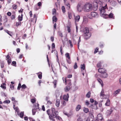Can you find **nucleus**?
Returning a JSON list of instances; mask_svg holds the SVG:
<instances>
[{"mask_svg":"<svg viewBox=\"0 0 121 121\" xmlns=\"http://www.w3.org/2000/svg\"><path fill=\"white\" fill-rule=\"evenodd\" d=\"M47 113L49 116V118L51 121H55V118L61 121L62 119L59 116H57L58 112L56 111L55 108H52L51 110L48 109L46 111Z\"/></svg>","mask_w":121,"mask_h":121,"instance_id":"1","label":"nucleus"},{"mask_svg":"<svg viewBox=\"0 0 121 121\" xmlns=\"http://www.w3.org/2000/svg\"><path fill=\"white\" fill-rule=\"evenodd\" d=\"M82 9L85 12H90L92 10V5L89 3H86L83 6Z\"/></svg>","mask_w":121,"mask_h":121,"instance_id":"2","label":"nucleus"},{"mask_svg":"<svg viewBox=\"0 0 121 121\" xmlns=\"http://www.w3.org/2000/svg\"><path fill=\"white\" fill-rule=\"evenodd\" d=\"M107 4H106L104 6L100 7L99 8L100 15L105 18L108 17V14L105 13L106 10L107 9Z\"/></svg>","mask_w":121,"mask_h":121,"instance_id":"3","label":"nucleus"},{"mask_svg":"<svg viewBox=\"0 0 121 121\" xmlns=\"http://www.w3.org/2000/svg\"><path fill=\"white\" fill-rule=\"evenodd\" d=\"M98 72L100 73V76L101 77L103 78H107L108 76V74L107 73V71L105 69L101 68H99L98 70Z\"/></svg>","mask_w":121,"mask_h":121,"instance_id":"4","label":"nucleus"},{"mask_svg":"<svg viewBox=\"0 0 121 121\" xmlns=\"http://www.w3.org/2000/svg\"><path fill=\"white\" fill-rule=\"evenodd\" d=\"M84 36L86 39H87L89 38L91 35V33L89 32L88 28L86 27L85 28L84 31Z\"/></svg>","mask_w":121,"mask_h":121,"instance_id":"5","label":"nucleus"},{"mask_svg":"<svg viewBox=\"0 0 121 121\" xmlns=\"http://www.w3.org/2000/svg\"><path fill=\"white\" fill-rule=\"evenodd\" d=\"M93 5H92V10H96L98 8V5L97 1H95L93 3Z\"/></svg>","mask_w":121,"mask_h":121,"instance_id":"6","label":"nucleus"},{"mask_svg":"<svg viewBox=\"0 0 121 121\" xmlns=\"http://www.w3.org/2000/svg\"><path fill=\"white\" fill-rule=\"evenodd\" d=\"M91 14L92 17H90L89 18L91 19L92 18V17L97 18L99 17V14L96 12H92L91 13Z\"/></svg>","mask_w":121,"mask_h":121,"instance_id":"7","label":"nucleus"},{"mask_svg":"<svg viewBox=\"0 0 121 121\" xmlns=\"http://www.w3.org/2000/svg\"><path fill=\"white\" fill-rule=\"evenodd\" d=\"M77 11L79 12L82 11L83 9L81 7V4L80 3H78L77 7Z\"/></svg>","mask_w":121,"mask_h":121,"instance_id":"8","label":"nucleus"},{"mask_svg":"<svg viewBox=\"0 0 121 121\" xmlns=\"http://www.w3.org/2000/svg\"><path fill=\"white\" fill-rule=\"evenodd\" d=\"M65 85L66 84H68L69 85L71 86L72 84L71 80L70 79H68L67 80H66V78H65Z\"/></svg>","mask_w":121,"mask_h":121,"instance_id":"9","label":"nucleus"},{"mask_svg":"<svg viewBox=\"0 0 121 121\" xmlns=\"http://www.w3.org/2000/svg\"><path fill=\"white\" fill-rule=\"evenodd\" d=\"M69 97V94H67L66 95H64L63 99L64 100L66 101L68 100V98Z\"/></svg>","mask_w":121,"mask_h":121,"instance_id":"10","label":"nucleus"},{"mask_svg":"<svg viewBox=\"0 0 121 121\" xmlns=\"http://www.w3.org/2000/svg\"><path fill=\"white\" fill-rule=\"evenodd\" d=\"M98 120L100 121H103V117L101 114H99L97 115Z\"/></svg>","mask_w":121,"mask_h":121,"instance_id":"11","label":"nucleus"},{"mask_svg":"<svg viewBox=\"0 0 121 121\" xmlns=\"http://www.w3.org/2000/svg\"><path fill=\"white\" fill-rule=\"evenodd\" d=\"M108 2L113 6H115L116 5V2L114 1H112L111 0H108Z\"/></svg>","mask_w":121,"mask_h":121,"instance_id":"12","label":"nucleus"},{"mask_svg":"<svg viewBox=\"0 0 121 121\" xmlns=\"http://www.w3.org/2000/svg\"><path fill=\"white\" fill-rule=\"evenodd\" d=\"M100 96L101 97H103L105 96L104 90V89H102L101 92L100 93Z\"/></svg>","mask_w":121,"mask_h":121,"instance_id":"13","label":"nucleus"},{"mask_svg":"<svg viewBox=\"0 0 121 121\" xmlns=\"http://www.w3.org/2000/svg\"><path fill=\"white\" fill-rule=\"evenodd\" d=\"M80 18V16L79 15H77L76 17H75V22H78L79 21Z\"/></svg>","mask_w":121,"mask_h":121,"instance_id":"14","label":"nucleus"},{"mask_svg":"<svg viewBox=\"0 0 121 121\" xmlns=\"http://www.w3.org/2000/svg\"><path fill=\"white\" fill-rule=\"evenodd\" d=\"M60 103V101L59 99H57L56 103V105L57 107H58L59 106Z\"/></svg>","mask_w":121,"mask_h":121,"instance_id":"15","label":"nucleus"},{"mask_svg":"<svg viewBox=\"0 0 121 121\" xmlns=\"http://www.w3.org/2000/svg\"><path fill=\"white\" fill-rule=\"evenodd\" d=\"M103 62L102 61H100L99 62L97 65V67L98 68L101 67L102 65Z\"/></svg>","mask_w":121,"mask_h":121,"instance_id":"16","label":"nucleus"},{"mask_svg":"<svg viewBox=\"0 0 121 121\" xmlns=\"http://www.w3.org/2000/svg\"><path fill=\"white\" fill-rule=\"evenodd\" d=\"M97 80L98 82L103 87V81L102 80L99 78H98Z\"/></svg>","mask_w":121,"mask_h":121,"instance_id":"17","label":"nucleus"},{"mask_svg":"<svg viewBox=\"0 0 121 121\" xmlns=\"http://www.w3.org/2000/svg\"><path fill=\"white\" fill-rule=\"evenodd\" d=\"M81 108V106L80 105L78 104L76 106V110L78 111H79Z\"/></svg>","mask_w":121,"mask_h":121,"instance_id":"18","label":"nucleus"},{"mask_svg":"<svg viewBox=\"0 0 121 121\" xmlns=\"http://www.w3.org/2000/svg\"><path fill=\"white\" fill-rule=\"evenodd\" d=\"M23 16V15L22 14H21V16L20 15L18 16V19L19 21H21L22 20Z\"/></svg>","mask_w":121,"mask_h":121,"instance_id":"19","label":"nucleus"},{"mask_svg":"<svg viewBox=\"0 0 121 121\" xmlns=\"http://www.w3.org/2000/svg\"><path fill=\"white\" fill-rule=\"evenodd\" d=\"M121 91V89H119L115 91L113 93V95H115L116 94H118L119 92Z\"/></svg>","mask_w":121,"mask_h":121,"instance_id":"20","label":"nucleus"},{"mask_svg":"<svg viewBox=\"0 0 121 121\" xmlns=\"http://www.w3.org/2000/svg\"><path fill=\"white\" fill-rule=\"evenodd\" d=\"M39 105L38 104H34L33 106L34 109H38L39 108Z\"/></svg>","mask_w":121,"mask_h":121,"instance_id":"21","label":"nucleus"},{"mask_svg":"<svg viewBox=\"0 0 121 121\" xmlns=\"http://www.w3.org/2000/svg\"><path fill=\"white\" fill-rule=\"evenodd\" d=\"M70 87L69 86H67L64 88L65 91V92L68 91L70 89Z\"/></svg>","mask_w":121,"mask_h":121,"instance_id":"22","label":"nucleus"},{"mask_svg":"<svg viewBox=\"0 0 121 121\" xmlns=\"http://www.w3.org/2000/svg\"><path fill=\"white\" fill-rule=\"evenodd\" d=\"M112 111L113 110L112 108H111L109 110H108L107 112V114L108 115H110L111 114Z\"/></svg>","mask_w":121,"mask_h":121,"instance_id":"23","label":"nucleus"},{"mask_svg":"<svg viewBox=\"0 0 121 121\" xmlns=\"http://www.w3.org/2000/svg\"><path fill=\"white\" fill-rule=\"evenodd\" d=\"M5 86L6 84L5 83H4L1 85L0 86V87L4 89H5L6 88Z\"/></svg>","mask_w":121,"mask_h":121,"instance_id":"24","label":"nucleus"},{"mask_svg":"<svg viewBox=\"0 0 121 121\" xmlns=\"http://www.w3.org/2000/svg\"><path fill=\"white\" fill-rule=\"evenodd\" d=\"M64 113L65 115L67 116L68 117H71V114H69L65 112H64Z\"/></svg>","mask_w":121,"mask_h":121,"instance_id":"25","label":"nucleus"},{"mask_svg":"<svg viewBox=\"0 0 121 121\" xmlns=\"http://www.w3.org/2000/svg\"><path fill=\"white\" fill-rule=\"evenodd\" d=\"M110 104V100L108 99H107L106 103L105 104V105L107 106H109V105Z\"/></svg>","mask_w":121,"mask_h":121,"instance_id":"26","label":"nucleus"},{"mask_svg":"<svg viewBox=\"0 0 121 121\" xmlns=\"http://www.w3.org/2000/svg\"><path fill=\"white\" fill-rule=\"evenodd\" d=\"M108 17L110 18H112L114 19L113 15V14L112 13H111L108 15V17Z\"/></svg>","mask_w":121,"mask_h":121,"instance_id":"27","label":"nucleus"},{"mask_svg":"<svg viewBox=\"0 0 121 121\" xmlns=\"http://www.w3.org/2000/svg\"><path fill=\"white\" fill-rule=\"evenodd\" d=\"M81 69L82 70H84L85 68V66L84 64H83L82 65H81Z\"/></svg>","mask_w":121,"mask_h":121,"instance_id":"28","label":"nucleus"},{"mask_svg":"<svg viewBox=\"0 0 121 121\" xmlns=\"http://www.w3.org/2000/svg\"><path fill=\"white\" fill-rule=\"evenodd\" d=\"M91 92L90 91L88 92L86 95V97L89 98L91 96Z\"/></svg>","mask_w":121,"mask_h":121,"instance_id":"29","label":"nucleus"},{"mask_svg":"<svg viewBox=\"0 0 121 121\" xmlns=\"http://www.w3.org/2000/svg\"><path fill=\"white\" fill-rule=\"evenodd\" d=\"M83 111L85 113H86L89 111V110L88 108H84Z\"/></svg>","mask_w":121,"mask_h":121,"instance_id":"30","label":"nucleus"},{"mask_svg":"<svg viewBox=\"0 0 121 121\" xmlns=\"http://www.w3.org/2000/svg\"><path fill=\"white\" fill-rule=\"evenodd\" d=\"M88 21L87 19H84L82 22V24H85Z\"/></svg>","mask_w":121,"mask_h":121,"instance_id":"31","label":"nucleus"},{"mask_svg":"<svg viewBox=\"0 0 121 121\" xmlns=\"http://www.w3.org/2000/svg\"><path fill=\"white\" fill-rule=\"evenodd\" d=\"M53 19V22L54 21L55 22L57 21V19L56 18V17L55 16H54L52 18Z\"/></svg>","mask_w":121,"mask_h":121,"instance_id":"32","label":"nucleus"},{"mask_svg":"<svg viewBox=\"0 0 121 121\" xmlns=\"http://www.w3.org/2000/svg\"><path fill=\"white\" fill-rule=\"evenodd\" d=\"M65 56L68 59H70L69 55V53H66L65 54Z\"/></svg>","mask_w":121,"mask_h":121,"instance_id":"33","label":"nucleus"},{"mask_svg":"<svg viewBox=\"0 0 121 121\" xmlns=\"http://www.w3.org/2000/svg\"><path fill=\"white\" fill-rule=\"evenodd\" d=\"M62 10L63 13H65V8L64 6H63L61 8Z\"/></svg>","mask_w":121,"mask_h":121,"instance_id":"34","label":"nucleus"},{"mask_svg":"<svg viewBox=\"0 0 121 121\" xmlns=\"http://www.w3.org/2000/svg\"><path fill=\"white\" fill-rule=\"evenodd\" d=\"M17 5L14 4L13 5V9H17Z\"/></svg>","mask_w":121,"mask_h":121,"instance_id":"35","label":"nucleus"},{"mask_svg":"<svg viewBox=\"0 0 121 121\" xmlns=\"http://www.w3.org/2000/svg\"><path fill=\"white\" fill-rule=\"evenodd\" d=\"M68 15L69 19H71L72 18V14L68 12Z\"/></svg>","mask_w":121,"mask_h":121,"instance_id":"36","label":"nucleus"},{"mask_svg":"<svg viewBox=\"0 0 121 121\" xmlns=\"http://www.w3.org/2000/svg\"><path fill=\"white\" fill-rule=\"evenodd\" d=\"M36 109H33L32 110V114L33 115H35V113L36 112Z\"/></svg>","mask_w":121,"mask_h":121,"instance_id":"37","label":"nucleus"},{"mask_svg":"<svg viewBox=\"0 0 121 121\" xmlns=\"http://www.w3.org/2000/svg\"><path fill=\"white\" fill-rule=\"evenodd\" d=\"M99 48H96L95 49V51H94V53H96L98 52Z\"/></svg>","mask_w":121,"mask_h":121,"instance_id":"38","label":"nucleus"},{"mask_svg":"<svg viewBox=\"0 0 121 121\" xmlns=\"http://www.w3.org/2000/svg\"><path fill=\"white\" fill-rule=\"evenodd\" d=\"M24 112H22L20 113V116L21 118H22L24 116Z\"/></svg>","mask_w":121,"mask_h":121,"instance_id":"39","label":"nucleus"},{"mask_svg":"<svg viewBox=\"0 0 121 121\" xmlns=\"http://www.w3.org/2000/svg\"><path fill=\"white\" fill-rule=\"evenodd\" d=\"M7 60L8 64L9 65L11 62V58Z\"/></svg>","mask_w":121,"mask_h":121,"instance_id":"40","label":"nucleus"},{"mask_svg":"<svg viewBox=\"0 0 121 121\" xmlns=\"http://www.w3.org/2000/svg\"><path fill=\"white\" fill-rule=\"evenodd\" d=\"M10 102V101L9 100H6L3 102L4 103L9 104Z\"/></svg>","mask_w":121,"mask_h":121,"instance_id":"41","label":"nucleus"},{"mask_svg":"<svg viewBox=\"0 0 121 121\" xmlns=\"http://www.w3.org/2000/svg\"><path fill=\"white\" fill-rule=\"evenodd\" d=\"M57 82V81L56 80H54L53 82V84H54V87H56Z\"/></svg>","mask_w":121,"mask_h":121,"instance_id":"42","label":"nucleus"},{"mask_svg":"<svg viewBox=\"0 0 121 121\" xmlns=\"http://www.w3.org/2000/svg\"><path fill=\"white\" fill-rule=\"evenodd\" d=\"M61 104L63 106H64L66 105V103L65 101H62Z\"/></svg>","mask_w":121,"mask_h":121,"instance_id":"43","label":"nucleus"},{"mask_svg":"<svg viewBox=\"0 0 121 121\" xmlns=\"http://www.w3.org/2000/svg\"><path fill=\"white\" fill-rule=\"evenodd\" d=\"M98 4H99L100 5H102V2L100 0H97Z\"/></svg>","mask_w":121,"mask_h":121,"instance_id":"44","label":"nucleus"},{"mask_svg":"<svg viewBox=\"0 0 121 121\" xmlns=\"http://www.w3.org/2000/svg\"><path fill=\"white\" fill-rule=\"evenodd\" d=\"M74 68L75 69H76L78 68V66L76 63H75V65L73 66Z\"/></svg>","mask_w":121,"mask_h":121,"instance_id":"45","label":"nucleus"},{"mask_svg":"<svg viewBox=\"0 0 121 121\" xmlns=\"http://www.w3.org/2000/svg\"><path fill=\"white\" fill-rule=\"evenodd\" d=\"M81 41V40H80V37L79 38V40L78 41V48H79V46L80 44H79V43Z\"/></svg>","mask_w":121,"mask_h":121,"instance_id":"46","label":"nucleus"},{"mask_svg":"<svg viewBox=\"0 0 121 121\" xmlns=\"http://www.w3.org/2000/svg\"><path fill=\"white\" fill-rule=\"evenodd\" d=\"M66 5L68 7V9H69L70 8V5L69 3H67L66 4Z\"/></svg>","mask_w":121,"mask_h":121,"instance_id":"47","label":"nucleus"},{"mask_svg":"<svg viewBox=\"0 0 121 121\" xmlns=\"http://www.w3.org/2000/svg\"><path fill=\"white\" fill-rule=\"evenodd\" d=\"M56 10L55 9H53L52 10V13L53 15H54L56 13Z\"/></svg>","mask_w":121,"mask_h":121,"instance_id":"48","label":"nucleus"},{"mask_svg":"<svg viewBox=\"0 0 121 121\" xmlns=\"http://www.w3.org/2000/svg\"><path fill=\"white\" fill-rule=\"evenodd\" d=\"M77 120V121H83L82 119L80 117H79Z\"/></svg>","mask_w":121,"mask_h":121,"instance_id":"49","label":"nucleus"},{"mask_svg":"<svg viewBox=\"0 0 121 121\" xmlns=\"http://www.w3.org/2000/svg\"><path fill=\"white\" fill-rule=\"evenodd\" d=\"M38 77L39 79H41L42 78V74L41 73H40V74L38 75Z\"/></svg>","mask_w":121,"mask_h":121,"instance_id":"50","label":"nucleus"},{"mask_svg":"<svg viewBox=\"0 0 121 121\" xmlns=\"http://www.w3.org/2000/svg\"><path fill=\"white\" fill-rule=\"evenodd\" d=\"M21 87V84L20 83H19L17 89L18 90H20Z\"/></svg>","mask_w":121,"mask_h":121,"instance_id":"51","label":"nucleus"},{"mask_svg":"<svg viewBox=\"0 0 121 121\" xmlns=\"http://www.w3.org/2000/svg\"><path fill=\"white\" fill-rule=\"evenodd\" d=\"M4 62H2L1 63V68H3L4 67Z\"/></svg>","mask_w":121,"mask_h":121,"instance_id":"52","label":"nucleus"},{"mask_svg":"<svg viewBox=\"0 0 121 121\" xmlns=\"http://www.w3.org/2000/svg\"><path fill=\"white\" fill-rule=\"evenodd\" d=\"M5 31L8 34H9L10 36H11V34L10 32L8 30H5Z\"/></svg>","mask_w":121,"mask_h":121,"instance_id":"53","label":"nucleus"},{"mask_svg":"<svg viewBox=\"0 0 121 121\" xmlns=\"http://www.w3.org/2000/svg\"><path fill=\"white\" fill-rule=\"evenodd\" d=\"M22 89H25L26 88V86L25 84H23L22 86Z\"/></svg>","mask_w":121,"mask_h":121,"instance_id":"54","label":"nucleus"},{"mask_svg":"<svg viewBox=\"0 0 121 121\" xmlns=\"http://www.w3.org/2000/svg\"><path fill=\"white\" fill-rule=\"evenodd\" d=\"M31 101L32 103H34L35 101V99H31Z\"/></svg>","mask_w":121,"mask_h":121,"instance_id":"55","label":"nucleus"},{"mask_svg":"<svg viewBox=\"0 0 121 121\" xmlns=\"http://www.w3.org/2000/svg\"><path fill=\"white\" fill-rule=\"evenodd\" d=\"M10 87L12 90H13L14 89V86L12 85H10Z\"/></svg>","mask_w":121,"mask_h":121,"instance_id":"56","label":"nucleus"},{"mask_svg":"<svg viewBox=\"0 0 121 121\" xmlns=\"http://www.w3.org/2000/svg\"><path fill=\"white\" fill-rule=\"evenodd\" d=\"M69 42L70 44L71 47H73V45L72 44L71 41L70 40H69Z\"/></svg>","mask_w":121,"mask_h":121,"instance_id":"57","label":"nucleus"},{"mask_svg":"<svg viewBox=\"0 0 121 121\" xmlns=\"http://www.w3.org/2000/svg\"><path fill=\"white\" fill-rule=\"evenodd\" d=\"M6 60H7L9 59H10V56L9 54L8 55L6 56Z\"/></svg>","mask_w":121,"mask_h":121,"instance_id":"58","label":"nucleus"},{"mask_svg":"<svg viewBox=\"0 0 121 121\" xmlns=\"http://www.w3.org/2000/svg\"><path fill=\"white\" fill-rule=\"evenodd\" d=\"M26 36V34H24L23 36L22 37V38L23 39H25Z\"/></svg>","mask_w":121,"mask_h":121,"instance_id":"59","label":"nucleus"},{"mask_svg":"<svg viewBox=\"0 0 121 121\" xmlns=\"http://www.w3.org/2000/svg\"><path fill=\"white\" fill-rule=\"evenodd\" d=\"M55 47V44L54 43H52V49H53Z\"/></svg>","mask_w":121,"mask_h":121,"instance_id":"60","label":"nucleus"},{"mask_svg":"<svg viewBox=\"0 0 121 121\" xmlns=\"http://www.w3.org/2000/svg\"><path fill=\"white\" fill-rule=\"evenodd\" d=\"M15 111L17 113H18L19 112V109L18 108L16 107L15 108Z\"/></svg>","mask_w":121,"mask_h":121,"instance_id":"61","label":"nucleus"},{"mask_svg":"<svg viewBox=\"0 0 121 121\" xmlns=\"http://www.w3.org/2000/svg\"><path fill=\"white\" fill-rule=\"evenodd\" d=\"M85 104L86 105H88L89 104V102L87 100H86L85 102Z\"/></svg>","mask_w":121,"mask_h":121,"instance_id":"62","label":"nucleus"},{"mask_svg":"<svg viewBox=\"0 0 121 121\" xmlns=\"http://www.w3.org/2000/svg\"><path fill=\"white\" fill-rule=\"evenodd\" d=\"M21 24V22H17L16 24V26H19Z\"/></svg>","mask_w":121,"mask_h":121,"instance_id":"63","label":"nucleus"},{"mask_svg":"<svg viewBox=\"0 0 121 121\" xmlns=\"http://www.w3.org/2000/svg\"><path fill=\"white\" fill-rule=\"evenodd\" d=\"M38 5L39 6H41L42 5V4L40 2H39L38 4Z\"/></svg>","mask_w":121,"mask_h":121,"instance_id":"64","label":"nucleus"}]
</instances>
